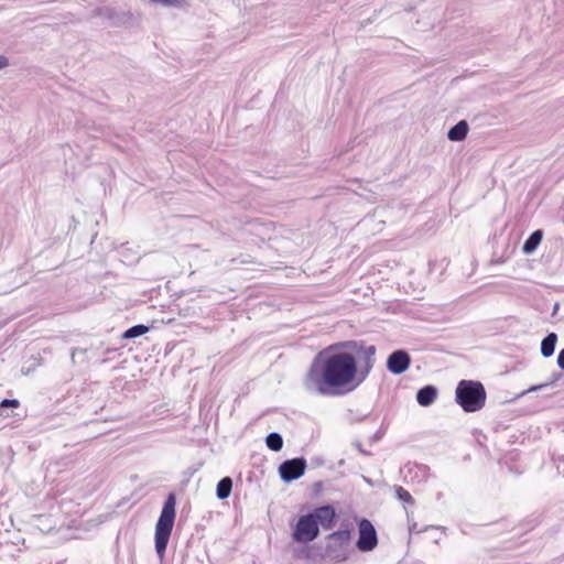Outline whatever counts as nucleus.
<instances>
[{"label": "nucleus", "instance_id": "nucleus-22", "mask_svg": "<svg viewBox=\"0 0 564 564\" xmlns=\"http://www.w3.org/2000/svg\"><path fill=\"white\" fill-rule=\"evenodd\" d=\"M7 66H9L8 57L0 54V69L6 68Z\"/></svg>", "mask_w": 564, "mask_h": 564}, {"label": "nucleus", "instance_id": "nucleus-9", "mask_svg": "<svg viewBox=\"0 0 564 564\" xmlns=\"http://www.w3.org/2000/svg\"><path fill=\"white\" fill-rule=\"evenodd\" d=\"M317 521V527L321 524L324 530H330L335 525L336 511L333 506L326 505L315 508L311 512Z\"/></svg>", "mask_w": 564, "mask_h": 564}, {"label": "nucleus", "instance_id": "nucleus-12", "mask_svg": "<svg viewBox=\"0 0 564 564\" xmlns=\"http://www.w3.org/2000/svg\"><path fill=\"white\" fill-rule=\"evenodd\" d=\"M556 343L557 334L554 332L549 333L541 341V355L544 358L551 357L555 351Z\"/></svg>", "mask_w": 564, "mask_h": 564}, {"label": "nucleus", "instance_id": "nucleus-17", "mask_svg": "<svg viewBox=\"0 0 564 564\" xmlns=\"http://www.w3.org/2000/svg\"><path fill=\"white\" fill-rule=\"evenodd\" d=\"M394 491H395V496L397 498L404 502V503H409V505H414V499L413 497L411 496V494L405 490L403 487L401 486H395L394 487Z\"/></svg>", "mask_w": 564, "mask_h": 564}, {"label": "nucleus", "instance_id": "nucleus-10", "mask_svg": "<svg viewBox=\"0 0 564 564\" xmlns=\"http://www.w3.org/2000/svg\"><path fill=\"white\" fill-rule=\"evenodd\" d=\"M437 398V389L434 386L427 384L419 389L416 392V402L421 406H430Z\"/></svg>", "mask_w": 564, "mask_h": 564}, {"label": "nucleus", "instance_id": "nucleus-7", "mask_svg": "<svg viewBox=\"0 0 564 564\" xmlns=\"http://www.w3.org/2000/svg\"><path fill=\"white\" fill-rule=\"evenodd\" d=\"M378 544L377 531L368 519H362L359 522V538L356 543L361 552H370Z\"/></svg>", "mask_w": 564, "mask_h": 564}, {"label": "nucleus", "instance_id": "nucleus-1", "mask_svg": "<svg viewBox=\"0 0 564 564\" xmlns=\"http://www.w3.org/2000/svg\"><path fill=\"white\" fill-rule=\"evenodd\" d=\"M338 346L355 354L335 351V346L319 351L303 378V388L306 392L316 395H334L338 393V389L350 386L356 378L358 381L352 388L367 378L375 365L376 347L365 346L355 340L344 341Z\"/></svg>", "mask_w": 564, "mask_h": 564}, {"label": "nucleus", "instance_id": "nucleus-19", "mask_svg": "<svg viewBox=\"0 0 564 564\" xmlns=\"http://www.w3.org/2000/svg\"><path fill=\"white\" fill-rule=\"evenodd\" d=\"M153 3L162 4L164 7L180 8L184 4V0H150Z\"/></svg>", "mask_w": 564, "mask_h": 564}, {"label": "nucleus", "instance_id": "nucleus-11", "mask_svg": "<svg viewBox=\"0 0 564 564\" xmlns=\"http://www.w3.org/2000/svg\"><path fill=\"white\" fill-rule=\"evenodd\" d=\"M468 130L467 121L460 120L448 130L447 138L451 141H463L466 139Z\"/></svg>", "mask_w": 564, "mask_h": 564}, {"label": "nucleus", "instance_id": "nucleus-13", "mask_svg": "<svg viewBox=\"0 0 564 564\" xmlns=\"http://www.w3.org/2000/svg\"><path fill=\"white\" fill-rule=\"evenodd\" d=\"M542 237H543L542 230L533 231L523 243V247H522L523 252L527 254L532 253L538 248V246L541 243Z\"/></svg>", "mask_w": 564, "mask_h": 564}, {"label": "nucleus", "instance_id": "nucleus-2", "mask_svg": "<svg viewBox=\"0 0 564 564\" xmlns=\"http://www.w3.org/2000/svg\"><path fill=\"white\" fill-rule=\"evenodd\" d=\"M486 389L480 381L460 380L455 390L456 403L468 413L477 412L485 406Z\"/></svg>", "mask_w": 564, "mask_h": 564}, {"label": "nucleus", "instance_id": "nucleus-23", "mask_svg": "<svg viewBox=\"0 0 564 564\" xmlns=\"http://www.w3.org/2000/svg\"><path fill=\"white\" fill-rule=\"evenodd\" d=\"M549 386V383H543V384H538V386H533L531 387L530 389H528L527 392H532V391H538V390H541L542 388Z\"/></svg>", "mask_w": 564, "mask_h": 564}, {"label": "nucleus", "instance_id": "nucleus-20", "mask_svg": "<svg viewBox=\"0 0 564 564\" xmlns=\"http://www.w3.org/2000/svg\"><path fill=\"white\" fill-rule=\"evenodd\" d=\"M98 14L99 15H105L107 18H112V9L110 8H102V9H99L98 10Z\"/></svg>", "mask_w": 564, "mask_h": 564}, {"label": "nucleus", "instance_id": "nucleus-15", "mask_svg": "<svg viewBox=\"0 0 564 564\" xmlns=\"http://www.w3.org/2000/svg\"><path fill=\"white\" fill-rule=\"evenodd\" d=\"M149 326L147 325H143V324H138V325H134L130 328H128L123 334H122V338L123 339H134L137 337H140L144 334H147L149 332Z\"/></svg>", "mask_w": 564, "mask_h": 564}, {"label": "nucleus", "instance_id": "nucleus-3", "mask_svg": "<svg viewBox=\"0 0 564 564\" xmlns=\"http://www.w3.org/2000/svg\"><path fill=\"white\" fill-rule=\"evenodd\" d=\"M175 520V496L171 494L164 501L161 514L155 525V551L163 557L173 530Z\"/></svg>", "mask_w": 564, "mask_h": 564}, {"label": "nucleus", "instance_id": "nucleus-4", "mask_svg": "<svg viewBox=\"0 0 564 564\" xmlns=\"http://www.w3.org/2000/svg\"><path fill=\"white\" fill-rule=\"evenodd\" d=\"M318 534L319 528L317 527V521L310 512L299 519L293 532V539L296 542L307 543L315 540Z\"/></svg>", "mask_w": 564, "mask_h": 564}, {"label": "nucleus", "instance_id": "nucleus-25", "mask_svg": "<svg viewBox=\"0 0 564 564\" xmlns=\"http://www.w3.org/2000/svg\"><path fill=\"white\" fill-rule=\"evenodd\" d=\"M357 448L359 449L360 453L362 454H367L366 451L362 449L361 445L360 444H357Z\"/></svg>", "mask_w": 564, "mask_h": 564}, {"label": "nucleus", "instance_id": "nucleus-26", "mask_svg": "<svg viewBox=\"0 0 564 564\" xmlns=\"http://www.w3.org/2000/svg\"><path fill=\"white\" fill-rule=\"evenodd\" d=\"M416 528V524L414 523L412 527H410V532H413Z\"/></svg>", "mask_w": 564, "mask_h": 564}, {"label": "nucleus", "instance_id": "nucleus-24", "mask_svg": "<svg viewBox=\"0 0 564 564\" xmlns=\"http://www.w3.org/2000/svg\"><path fill=\"white\" fill-rule=\"evenodd\" d=\"M561 373H553V380L551 383L555 382L556 380H558L561 378Z\"/></svg>", "mask_w": 564, "mask_h": 564}, {"label": "nucleus", "instance_id": "nucleus-5", "mask_svg": "<svg viewBox=\"0 0 564 564\" xmlns=\"http://www.w3.org/2000/svg\"><path fill=\"white\" fill-rule=\"evenodd\" d=\"M326 554L330 557H339L344 554L346 546L350 541L349 530H338L326 536Z\"/></svg>", "mask_w": 564, "mask_h": 564}, {"label": "nucleus", "instance_id": "nucleus-8", "mask_svg": "<svg viewBox=\"0 0 564 564\" xmlns=\"http://www.w3.org/2000/svg\"><path fill=\"white\" fill-rule=\"evenodd\" d=\"M411 365V357L408 351L398 349L392 351L387 359V368L393 375L405 372Z\"/></svg>", "mask_w": 564, "mask_h": 564}, {"label": "nucleus", "instance_id": "nucleus-21", "mask_svg": "<svg viewBox=\"0 0 564 564\" xmlns=\"http://www.w3.org/2000/svg\"><path fill=\"white\" fill-rule=\"evenodd\" d=\"M557 366L564 370V348L562 350H560L558 355H557Z\"/></svg>", "mask_w": 564, "mask_h": 564}, {"label": "nucleus", "instance_id": "nucleus-6", "mask_svg": "<svg viewBox=\"0 0 564 564\" xmlns=\"http://www.w3.org/2000/svg\"><path fill=\"white\" fill-rule=\"evenodd\" d=\"M306 460L303 457H295L284 460L279 466V475L284 482H291L304 475Z\"/></svg>", "mask_w": 564, "mask_h": 564}, {"label": "nucleus", "instance_id": "nucleus-16", "mask_svg": "<svg viewBox=\"0 0 564 564\" xmlns=\"http://www.w3.org/2000/svg\"><path fill=\"white\" fill-rule=\"evenodd\" d=\"M265 444L271 451L279 452L283 447V438L280 433L272 432L265 437Z\"/></svg>", "mask_w": 564, "mask_h": 564}, {"label": "nucleus", "instance_id": "nucleus-18", "mask_svg": "<svg viewBox=\"0 0 564 564\" xmlns=\"http://www.w3.org/2000/svg\"><path fill=\"white\" fill-rule=\"evenodd\" d=\"M19 400L17 399H4L0 402V415H2V412L10 408H18L19 406Z\"/></svg>", "mask_w": 564, "mask_h": 564}, {"label": "nucleus", "instance_id": "nucleus-14", "mask_svg": "<svg viewBox=\"0 0 564 564\" xmlns=\"http://www.w3.org/2000/svg\"><path fill=\"white\" fill-rule=\"evenodd\" d=\"M232 490V479L230 477L221 478L216 488V496L219 500L227 499Z\"/></svg>", "mask_w": 564, "mask_h": 564}]
</instances>
